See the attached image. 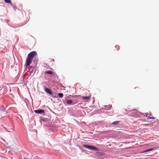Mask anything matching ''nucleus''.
Segmentation results:
<instances>
[{
  "mask_svg": "<svg viewBox=\"0 0 159 159\" xmlns=\"http://www.w3.org/2000/svg\"><path fill=\"white\" fill-rule=\"evenodd\" d=\"M36 55L37 53L35 51L32 52L28 54L26 60V67H27L31 63L33 58Z\"/></svg>",
  "mask_w": 159,
  "mask_h": 159,
  "instance_id": "f257e3e1",
  "label": "nucleus"
},
{
  "mask_svg": "<svg viewBox=\"0 0 159 159\" xmlns=\"http://www.w3.org/2000/svg\"><path fill=\"white\" fill-rule=\"evenodd\" d=\"M83 147L86 148H88L90 150H96L98 151V149L96 148V147L92 146H90L89 145H83Z\"/></svg>",
  "mask_w": 159,
  "mask_h": 159,
  "instance_id": "f03ea898",
  "label": "nucleus"
},
{
  "mask_svg": "<svg viewBox=\"0 0 159 159\" xmlns=\"http://www.w3.org/2000/svg\"><path fill=\"white\" fill-rule=\"evenodd\" d=\"M45 91L46 93H48L49 94L51 95L52 96L53 98H57V97H56V96H54L53 95H52L53 93L52 91L50 89H49L48 88H46L45 89Z\"/></svg>",
  "mask_w": 159,
  "mask_h": 159,
  "instance_id": "7ed1b4c3",
  "label": "nucleus"
},
{
  "mask_svg": "<svg viewBox=\"0 0 159 159\" xmlns=\"http://www.w3.org/2000/svg\"><path fill=\"white\" fill-rule=\"evenodd\" d=\"M34 112L37 114H41L44 113L45 111L43 109L37 110H34Z\"/></svg>",
  "mask_w": 159,
  "mask_h": 159,
  "instance_id": "20e7f679",
  "label": "nucleus"
},
{
  "mask_svg": "<svg viewBox=\"0 0 159 159\" xmlns=\"http://www.w3.org/2000/svg\"><path fill=\"white\" fill-rule=\"evenodd\" d=\"M104 107H105V109L106 110H109L111 108L112 105H109L107 106H105Z\"/></svg>",
  "mask_w": 159,
  "mask_h": 159,
  "instance_id": "39448f33",
  "label": "nucleus"
},
{
  "mask_svg": "<svg viewBox=\"0 0 159 159\" xmlns=\"http://www.w3.org/2000/svg\"><path fill=\"white\" fill-rule=\"evenodd\" d=\"M66 102L67 104L69 105H70L72 103L73 101L72 100H68L66 101Z\"/></svg>",
  "mask_w": 159,
  "mask_h": 159,
  "instance_id": "423d86ee",
  "label": "nucleus"
},
{
  "mask_svg": "<svg viewBox=\"0 0 159 159\" xmlns=\"http://www.w3.org/2000/svg\"><path fill=\"white\" fill-rule=\"evenodd\" d=\"M81 98L83 100H88L90 98V97L89 96L86 97L82 96Z\"/></svg>",
  "mask_w": 159,
  "mask_h": 159,
  "instance_id": "0eeeda50",
  "label": "nucleus"
},
{
  "mask_svg": "<svg viewBox=\"0 0 159 159\" xmlns=\"http://www.w3.org/2000/svg\"><path fill=\"white\" fill-rule=\"evenodd\" d=\"M119 122H120V121H114V122H112V123L111 124L112 125H116L117 124H118Z\"/></svg>",
  "mask_w": 159,
  "mask_h": 159,
  "instance_id": "6e6552de",
  "label": "nucleus"
},
{
  "mask_svg": "<svg viewBox=\"0 0 159 159\" xmlns=\"http://www.w3.org/2000/svg\"><path fill=\"white\" fill-rule=\"evenodd\" d=\"M46 74H52L53 73V72L51 70H48L47 72H45Z\"/></svg>",
  "mask_w": 159,
  "mask_h": 159,
  "instance_id": "1a4fd4ad",
  "label": "nucleus"
},
{
  "mask_svg": "<svg viewBox=\"0 0 159 159\" xmlns=\"http://www.w3.org/2000/svg\"><path fill=\"white\" fill-rule=\"evenodd\" d=\"M4 1L5 2L7 3H11V0H4Z\"/></svg>",
  "mask_w": 159,
  "mask_h": 159,
  "instance_id": "9d476101",
  "label": "nucleus"
},
{
  "mask_svg": "<svg viewBox=\"0 0 159 159\" xmlns=\"http://www.w3.org/2000/svg\"><path fill=\"white\" fill-rule=\"evenodd\" d=\"M58 95L59 96V97L61 98H62L63 96V94L62 93H59L58 94Z\"/></svg>",
  "mask_w": 159,
  "mask_h": 159,
  "instance_id": "9b49d317",
  "label": "nucleus"
},
{
  "mask_svg": "<svg viewBox=\"0 0 159 159\" xmlns=\"http://www.w3.org/2000/svg\"><path fill=\"white\" fill-rule=\"evenodd\" d=\"M153 148H150V149H148L146 150L145 152H149V151H151L153 150Z\"/></svg>",
  "mask_w": 159,
  "mask_h": 159,
  "instance_id": "f8f14e48",
  "label": "nucleus"
},
{
  "mask_svg": "<svg viewBox=\"0 0 159 159\" xmlns=\"http://www.w3.org/2000/svg\"><path fill=\"white\" fill-rule=\"evenodd\" d=\"M115 48L117 49V50H118L120 48L119 46L118 45H116L115 46Z\"/></svg>",
  "mask_w": 159,
  "mask_h": 159,
  "instance_id": "ddd939ff",
  "label": "nucleus"
},
{
  "mask_svg": "<svg viewBox=\"0 0 159 159\" xmlns=\"http://www.w3.org/2000/svg\"><path fill=\"white\" fill-rule=\"evenodd\" d=\"M41 120L42 121L45 122L46 120L47 119L44 118H42Z\"/></svg>",
  "mask_w": 159,
  "mask_h": 159,
  "instance_id": "4468645a",
  "label": "nucleus"
},
{
  "mask_svg": "<svg viewBox=\"0 0 159 159\" xmlns=\"http://www.w3.org/2000/svg\"><path fill=\"white\" fill-rule=\"evenodd\" d=\"M1 110L2 111H4L5 110V109H4V107H3L2 106V107H1Z\"/></svg>",
  "mask_w": 159,
  "mask_h": 159,
  "instance_id": "2eb2a0df",
  "label": "nucleus"
},
{
  "mask_svg": "<svg viewBox=\"0 0 159 159\" xmlns=\"http://www.w3.org/2000/svg\"><path fill=\"white\" fill-rule=\"evenodd\" d=\"M11 5V6L12 7H14V5H13V4L11 3V2L10 3Z\"/></svg>",
  "mask_w": 159,
  "mask_h": 159,
  "instance_id": "dca6fc26",
  "label": "nucleus"
},
{
  "mask_svg": "<svg viewBox=\"0 0 159 159\" xmlns=\"http://www.w3.org/2000/svg\"><path fill=\"white\" fill-rule=\"evenodd\" d=\"M145 114L146 115V116H148V113H146Z\"/></svg>",
  "mask_w": 159,
  "mask_h": 159,
  "instance_id": "f3484780",
  "label": "nucleus"
},
{
  "mask_svg": "<svg viewBox=\"0 0 159 159\" xmlns=\"http://www.w3.org/2000/svg\"><path fill=\"white\" fill-rule=\"evenodd\" d=\"M147 119H150V117L149 116H148V117H147Z\"/></svg>",
  "mask_w": 159,
  "mask_h": 159,
  "instance_id": "a211bd4d",
  "label": "nucleus"
},
{
  "mask_svg": "<svg viewBox=\"0 0 159 159\" xmlns=\"http://www.w3.org/2000/svg\"><path fill=\"white\" fill-rule=\"evenodd\" d=\"M24 159H30V158H29L28 159V158H26V157H24Z\"/></svg>",
  "mask_w": 159,
  "mask_h": 159,
  "instance_id": "6ab92c4d",
  "label": "nucleus"
},
{
  "mask_svg": "<svg viewBox=\"0 0 159 159\" xmlns=\"http://www.w3.org/2000/svg\"><path fill=\"white\" fill-rule=\"evenodd\" d=\"M150 119H155V118H154V117H150Z\"/></svg>",
  "mask_w": 159,
  "mask_h": 159,
  "instance_id": "aec40b11",
  "label": "nucleus"
},
{
  "mask_svg": "<svg viewBox=\"0 0 159 159\" xmlns=\"http://www.w3.org/2000/svg\"><path fill=\"white\" fill-rule=\"evenodd\" d=\"M7 20V22L8 21V20Z\"/></svg>",
  "mask_w": 159,
  "mask_h": 159,
  "instance_id": "412c9836",
  "label": "nucleus"
}]
</instances>
